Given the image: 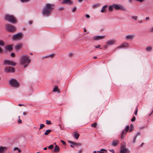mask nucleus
<instances>
[{
  "label": "nucleus",
  "mask_w": 153,
  "mask_h": 153,
  "mask_svg": "<svg viewBox=\"0 0 153 153\" xmlns=\"http://www.w3.org/2000/svg\"><path fill=\"white\" fill-rule=\"evenodd\" d=\"M6 48L9 51H11L13 49L12 46L11 45H8L6 47Z\"/></svg>",
  "instance_id": "obj_22"
},
{
  "label": "nucleus",
  "mask_w": 153,
  "mask_h": 153,
  "mask_svg": "<svg viewBox=\"0 0 153 153\" xmlns=\"http://www.w3.org/2000/svg\"><path fill=\"white\" fill-rule=\"evenodd\" d=\"M61 3L62 4H71L72 2L71 1V0H63Z\"/></svg>",
  "instance_id": "obj_14"
},
{
  "label": "nucleus",
  "mask_w": 153,
  "mask_h": 153,
  "mask_svg": "<svg viewBox=\"0 0 153 153\" xmlns=\"http://www.w3.org/2000/svg\"><path fill=\"white\" fill-rule=\"evenodd\" d=\"M93 153H100L99 151H94L93 152Z\"/></svg>",
  "instance_id": "obj_52"
},
{
  "label": "nucleus",
  "mask_w": 153,
  "mask_h": 153,
  "mask_svg": "<svg viewBox=\"0 0 153 153\" xmlns=\"http://www.w3.org/2000/svg\"><path fill=\"white\" fill-rule=\"evenodd\" d=\"M149 31L150 32H153V27H151L149 29Z\"/></svg>",
  "instance_id": "obj_42"
},
{
  "label": "nucleus",
  "mask_w": 153,
  "mask_h": 153,
  "mask_svg": "<svg viewBox=\"0 0 153 153\" xmlns=\"http://www.w3.org/2000/svg\"><path fill=\"white\" fill-rule=\"evenodd\" d=\"M94 47L96 48H100V45H97L96 46H94Z\"/></svg>",
  "instance_id": "obj_49"
},
{
  "label": "nucleus",
  "mask_w": 153,
  "mask_h": 153,
  "mask_svg": "<svg viewBox=\"0 0 153 153\" xmlns=\"http://www.w3.org/2000/svg\"><path fill=\"white\" fill-rule=\"evenodd\" d=\"M118 144V143L117 142V141H115V146H116L117 144Z\"/></svg>",
  "instance_id": "obj_62"
},
{
  "label": "nucleus",
  "mask_w": 153,
  "mask_h": 153,
  "mask_svg": "<svg viewBox=\"0 0 153 153\" xmlns=\"http://www.w3.org/2000/svg\"><path fill=\"white\" fill-rule=\"evenodd\" d=\"M53 4L47 3L42 11V14L45 16L50 14L51 12V10L53 9Z\"/></svg>",
  "instance_id": "obj_2"
},
{
  "label": "nucleus",
  "mask_w": 153,
  "mask_h": 153,
  "mask_svg": "<svg viewBox=\"0 0 153 153\" xmlns=\"http://www.w3.org/2000/svg\"><path fill=\"white\" fill-rule=\"evenodd\" d=\"M53 91L54 92H57L58 93H60L59 90H58V87L57 85H55L54 86Z\"/></svg>",
  "instance_id": "obj_19"
},
{
  "label": "nucleus",
  "mask_w": 153,
  "mask_h": 153,
  "mask_svg": "<svg viewBox=\"0 0 153 153\" xmlns=\"http://www.w3.org/2000/svg\"><path fill=\"white\" fill-rule=\"evenodd\" d=\"M140 135V132H138L137 133V134L135 136H137H137H138L139 135Z\"/></svg>",
  "instance_id": "obj_50"
},
{
  "label": "nucleus",
  "mask_w": 153,
  "mask_h": 153,
  "mask_svg": "<svg viewBox=\"0 0 153 153\" xmlns=\"http://www.w3.org/2000/svg\"><path fill=\"white\" fill-rule=\"evenodd\" d=\"M54 148V146L53 145H51L49 146L48 147V148L50 149H53Z\"/></svg>",
  "instance_id": "obj_34"
},
{
  "label": "nucleus",
  "mask_w": 153,
  "mask_h": 153,
  "mask_svg": "<svg viewBox=\"0 0 153 153\" xmlns=\"http://www.w3.org/2000/svg\"><path fill=\"white\" fill-rule=\"evenodd\" d=\"M4 65H8L14 66L16 64V63L12 60H5L4 62Z\"/></svg>",
  "instance_id": "obj_7"
},
{
  "label": "nucleus",
  "mask_w": 153,
  "mask_h": 153,
  "mask_svg": "<svg viewBox=\"0 0 153 153\" xmlns=\"http://www.w3.org/2000/svg\"><path fill=\"white\" fill-rule=\"evenodd\" d=\"M33 23V22L32 21H29V24H30V25H31Z\"/></svg>",
  "instance_id": "obj_53"
},
{
  "label": "nucleus",
  "mask_w": 153,
  "mask_h": 153,
  "mask_svg": "<svg viewBox=\"0 0 153 153\" xmlns=\"http://www.w3.org/2000/svg\"><path fill=\"white\" fill-rule=\"evenodd\" d=\"M108 7V5H105L104 6H103L101 10V13H104L105 11V8H106V7Z\"/></svg>",
  "instance_id": "obj_24"
},
{
  "label": "nucleus",
  "mask_w": 153,
  "mask_h": 153,
  "mask_svg": "<svg viewBox=\"0 0 153 153\" xmlns=\"http://www.w3.org/2000/svg\"><path fill=\"white\" fill-rule=\"evenodd\" d=\"M129 126H127L126 127L125 130L123 131L121 134V136L120 137L121 139H122L124 138V136L126 134V133L129 130Z\"/></svg>",
  "instance_id": "obj_9"
},
{
  "label": "nucleus",
  "mask_w": 153,
  "mask_h": 153,
  "mask_svg": "<svg viewBox=\"0 0 153 153\" xmlns=\"http://www.w3.org/2000/svg\"><path fill=\"white\" fill-rule=\"evenodd\" d=\"M128 152V149L126 148L125 145H122L121 146L120 153H127Z\"/></svg>",
  "instance_id": "obj_11"
},
{
  "label": "nucleus",
  "mask_w": 153,
  "mask_h": 153,
  "mask_svg": "<svg viewBox=\"0 0 153 153\" xmlns=\"http://www.w3.org/2000/svg\"><path fill=\"white\" fill-rule=\"evenodd\" d=\"M79 134L78 133H75L74 135V137L76 139H77L79 136Z\"/></svg>",
  "instance_id": "obj_25"
},
{
  "label": "nucleus",
  "mask_w": 153,
  "mask_h": 153,
  "mask_svg": "<svg viewBox=\"0 0 153 153\" xmlns=\"http://www.w3.org/2000/svg\"><path fill=\"white\" fill-rule=\"evenodd\" d=\"M135 36L134 35H128L126 36V39H132L134 38Z\"/></svg>",
  "instance_id": "obj_15"
},
{
  "label": "nucleus",
  "mask_w": 153,
  "mask_h": 153,
  "mask_svg": "<svg viewBox=\"0 0 153 153\" xmlns=\"http://www.w3.org/2000/svg\"><path fill=\"white\" fill-rule=\"evenodd\" d=\"M51 131V130H47L45 133V135H48L49 133H50Z\"/></svg>",
  "instance_id": "obj_27"
},
{
  "label": "nucleus",
  "mask_w": 153,
  "mask_h": 153,
  "mask_svg": "<svg viewBox=\"0 0 153 153\" xmlns=\"http://www.w3.org/2000/svg\"><path fill=\"white\" fill-rule=\"evenodd\" d=\"M2 52V49L1 47H0V53H1Z\"/></svg>",
  "instance_id": "obj_57"
},
{
  "label": "nucleus",
  "mask_w": 153,
  "mask_h": 153,
  "mask_svg": "<svg viewBox=\"0 0 153 153\" xmlns=\"http://www.w3.org/2000/svg\"><path fill=\"white\" fill-rule=\"evenodd\" d=\"M59 148L57 145H56L54 148V151L55 152H57L59 151Z\"/></svg>",
  "instance_id": "obj_21"
},
{
  "label": "nucleus",
  "mask_w": 153,
  "mask_h": 153,
  "mask_svg": "<svg viewBox=\"0 0 153 153\" xmlns=\"http://www.w3.org/2000/svg\"><path fill=\"white\" fill-rule=\"evenodd\" d=\"M61 142L64 145H65V144L66 143L64 141L61 140Z\"/></svg>",
  "instance_id": "obj_48"
},
{
  "label": "nucleus",
  "mask_w": 153,
  "mask_h": 153,
  "mask_svg": "<svg viewBox=\"0 0 153 153\" xmlns=\"http://www.w3.org/2000/svg\"><path fill=\"white\" fill-rule=\"evenodd\" d=\"M4 44V42L1 40H0V45L3 46Z\"/></svg>",
  "instance_id": "obj_31"
},
{
  "label": "nucleus",
  "mask_w": 153,
  "mask_h": 153,
  "mask_svg": "<svg viewBox=\"0 0 153 153\" xmlns=\"http://www.w3.org/2000/svg\"><path fill=\"white\" fill-rule=\"evenodd\" d=\"M97 125V123H94L91 124V126L92 127L95 128L96 126Z\"/></svg>",
  "instance_id": "obj_29"
},
{
  "label": "nucleus",
  "mask_w": 153,
  "mask_h": 153,
  "mask_svg": "<svg viewBox=\"0 0 153 153\" xmlns=\"http://www.w3.org/2000/svg\"><path fill=\"white\" fill-rule=\"evenodd\" d=\"M54 54H51L50 55H49V56H47V57H51V58H52L54 56Z\"/></svg>",
  "instance_id": "obj_41"
},
{
  "label": "nucleus",
  "mask_w": 153,
  "mask_h": 153,
  "mask_svg": "<svg viewBox=\"0 0 153 153\" xmlns=\"http://www.w3.org/2000/svg\"><path fill=\"white\" fill-rule=\"evenodd\" d=\"M128 44L126 42H124L122 43L121 45L119 46L118 47L116 48L118 49L119 48H123L125 47H128Z\"/></svg>",
  "instance_id": "obj_13"
},
{
  "label": "nucleus",
  "mask_w": 153,
  "mask_h": 153,
  "mask_svg": "<svg viewBox=\"0 0 153 153\" xmlns=\"http://www.w3.org/2000/svg\"><path fill=\"white\" fill-rule=\"evenodd\" d=\"M43 149L44 150H46L47 149V147H45Z\"/></svg>",
  "instance_id": "obj_60"
},
{
  "label": "nucleus",
  "mask_w": 153,
  "mask_h": 153,
  "mask_svg": "<svg viewBox=\"0 0 153 153\" xmlns=\"http://www.w3.org/2000/svg\"><path fill=\"white\" fill-rule=\"evenodd\" d=\"M114 41L113 40H109L107 42V44L108 45H111L114 44Z\"/></svg>",
  "instance_id": "obj_16"
},
{
  "label": "nucleus",
  "mask_w": 153,
  "mask_h": 153,
  "mask_svg": "<svg viewBox=\"0 0 153 153\" xmlns=\"http://www.w3.org/2000/svg\"><path fill=\"white\" fill-rule=\"evenodd\" d=\"M22 44H19L16 45L15 47V48L16 50H19L20 49L22 48Z\"/></svg>",
  "instance_id": "obj_20"
},
{
  "label": "nucleus",
  "mask_w": 153,
  "mask_h": 153,
  "mask_svg": "<svg viewBox=\"0 0 153 153\" xmlns=\"http://www.w3.org/2000/svg\"><path fill=\"white\" fill-rule=\"evenodd\" d=\"M31 61V59L28 55H23L21 56L20 64L23 65L24 68H25L28 66Z\"/></svg>",
  "instance_id": "obj_1"
},
{
  "label": "nucleus",
  "mask_w": 153,
  "mask_h": 153,
  "mask_svg": "<svg viewBox=\"0 0 153 153\" xmlns=\"http://www.w3.org/2000/svg\"><path fill=\"white\" fill-rule=\"evenodd\" d=\"M137 111H138V108H137V107L135 109V115H137Z\"/></svg>",
  "instance_id": "obj_38"
},
{
  "label": "nucleus",
  "mask_w": 153,
  "mask_h": 153,
  "mask_svg": "<svg viewBox=\"0 0 153 153\" xmlns=\"http://www.w3.org/2000/svg\"><path fill=\"white\" fill-rule=\"evenodd\" d=\"M10 56L12 57H14L15 56V53H11Z\"/></svg>",
  "instance_id": "obj_44"
},
{
  "label": "nucleus",
  "mask_w": 153,
  "mask_h": 153,
  "mask_svg": "<svg viewBox=\"0 0 153 153\" xmlns=\"http://www.w3.org/2000/svg\"><path fill=\"white\" fill-rule=\"evenodd\" d=\"M69 143L72 144V145H74V146H77V145H81V144L80 143H76L75 142H74L71 141H69Z\"/></svg>",
  "instance_id": "obj_23"
},
{
  "label": "nucleus",
  "mask_w": 153,
  "mask_h": 153,
  "mask_svg": "<svg viewBox=\"0 0 153 153\" xmlns=\"http://www.w3.org/2000/svg\"><path fill=\"white\" fill-rule=\"evenodd\" d=\"M30 1V0H20V1L22 3L28 2Z\"/></svg>",
  "instance_id": "obj_33"
},
{
  "label": "nucleus",
  "mask_w": 153,
  "mask_h": 153,
  "mask_svg": "<svg viewBox=\"0 0 153 153\" xmlns=\"http://www.w3.org/2000/svg\"><path fill=\"white\" fill-rule=\"evenodd\" d=\"M137 136H135L134 137V139H133V142L134 143H135V140L136 139V138H137Z\"/></svg>",
  "instance_id": "obj_43"
},
{
  "label": "nucleus",
  "mask_w": 153,
  "mask_h": 153,
  "mask_svg": "<svg viewBox=\"0 0 153 153\" xmlns=\"http://www.w3.org/2000/svg\"><path fill=\"white\" fill-rule=\"evenodd\" d=\"M83 0H78V1L79 2H82Z\"/></svg>",
  "instance_id": "obj_61"
},
{
  "label": "nucleus",
  "mask_w": 153,
  "mask_h": 153,
  "mask_svg": "<svg viewBox=\"0 0 153 153\" xmlns=\"http://www.w3.org/2000/svg\"><path fill=\"white\" fill-rule=\"evenodd\" d=\"M18 123H19V124L21 123H22V121L20 118H19V119L18 120Z\"/></svg>",
  "instance_id": "obj_46"
},
{
  "label": "nucleus",
  "mask_w": 153,
  "mask_h": 153,
  "mask_svg": "<svg viewBox=\"0 0 153 153\" xmlns=\"http://www.w3.org/2000/svg\"><path fill=\"white\" fill-rule=\"evenodd\" d=\"M114 8H115V4L109 6L108 7V10L110 11H112Z\"/></svg>",
  "instance_id": "obj_17"
},
{
  "label": "nucleus",
  "mask_w": 153,
  "mask_h": 153,
  "mask_svg": "<svg viewBox=\"0 0 153 153\" xmlns=\"http://www.w3.org/2000/svg\"><path fill=\"white\" fill-rule=\"evenodd\" d=\"M5 19L12 23H15L16 22V19L13 16L8 14L5 15Z\"/></svg>",
  "instance_id": "obj_3"
},
{
  "label": "nucleus",
  "mask_w": 153,
  "mask_h": 153,
  "mask_svg": "<svg viewBox=\"0 0 153 153\" xmlns=\"http://www.w3.org/2000/svg\"><path fill=\"white\" fill-rule=\"evenodd\" d=\"M70 146L72 148H74V146H73V145L72 144L70 145Z\"/></svg>",
  "instance_id": "obj_58"
},
{
  "label": "nucleus",
  "mask_w": 153,
  "mask_h": 153,
  "mask_svg": "<svg viewBox=\"0 0 153 153\" xmlns=\"http://www.w3.org/2000/svg\"><path fill=\"white\" fill-rule=\"evenodd\" d=\"M149 17H146V20H149Z\"/></svg>",
  "instance_id": "obj_56"
},
{
  "label": "nucleus",
  "mask_w": 153,
  "mask_h": 153,
  "mask_svg": "<svg viewBox=\"0 0 153 153\" xmlns=\"http://www.w3.org/2000/svg\"><path fill=\"white\" fill-rule=\"evenodd\" d=\"M16 150H18V152H21V151L17 147H15L13 149L14 151H15Z\"/></svg>",
  "instance_id": "obj_32"
},
{
  "label": "nucleus",
  "mask_w": 153,
  "mask_h": 153,
  "mask_svg": "<svg viewBox=\"0 0 153 153\" xmlns=\"http://www.w3.org/2000/svg\"><path fill=\"white\" fill-rule=\"evenodd\" d=\"M46 123L47 124H51V121L50 120H46Z\"/></svg>",
  "instance_id": "obj_36"
},
{
  "label": "nucleus",
  "mask_w": 153,
  "mask_h": 153,
  "mask_svg": "<svg viewBox=\"0 0 153 153\" xmlns=\"http://www.w3.org/2000/svg\"><path fill=\"white\" fill-rule=\"evenodd\" d=\"M4 71L7 73L13 72L15 71V69L11 67H7L4 69Z\"/></svg>",
  "instance_id": "obj_8"
},
{
  "label": "nucleus",
  "mask_w": 153,
  "mask_h": 153,
  "mask_svg": "<svg viewBox=\"0 0 153 153\" xmlns=\"http://www.w3.org/2000/svg\"><path fill=\"white\" fill-rule=\"evenodd\" d=\"M115 9L121 10L125 11L126 10V8L123 5H117L115 4Z\"/></svg>",
  "instance_id": "obj_10"
},
{
  "label": "nucleus",
  "mask_w": 153,
  "mask_h": 153,
  "mask_svg": "<svg viewBox=\"0 0 153 153\" xmlns=\"http://www.w3.org/2000/svg\"><path fill=\"white\" fill-rule=\"evenodd\" d=\"M152 48L150 46H149L146 48V50L147 51H152Z\"/></svg>",
  "instance_id": "obj_26"
},
{
  "label": "nucleus",
  "mask_w": 153,
  "mask_h": 153,
  "mask_svg": "<svg viewBox=\"0 0 153 153\" xmlns=\"http://www.w3.org/2000/svg\"><path fill=\"white\" fill-rule=\"evenodd\" d=\"M22 37V35L21 33H18L13 35L12 38V39L14 40H19L21 39Z\"/></svg>",
  "instance_id": "obj_5"
},
{
  "label": "nucleus",
  "mask_w": 153,
  "mask_h": 153,
  "mask_svg": "<svg viewBox=\"0 0 153 153\" xmlns=\"http://www.w3.org/2000/svg\"><path fill=\"white\" fill-rule=\"evenodd\" d=\"M22 105H23L22 104H19L18 105L19 106H21Z\"/></svg>",
  "instance_id": "obj_63"
},
{
  "label": "nucleus",
  "mask_w": 153,
  "mask_h": 153,
  "mask_svg": "<svg viewBox=\"0 0 153 153\" xmlns=\"http://www.w3.org/2000/svg\"><path fill=\"white\" fill-rule=\"evenodd\" d=\"M86 29H84V31L85 32L86 31Z\"/></svg>",
  "instance_id": "obj_64"
},
{
  "label": "nucleus",
  "mask_w": 153,
  "mask_h": 153,
  "mask_svg": "<svg viewBox=\"0 0 153 153\" xmlns=\"http://www.w3.org/2000/svg\"><path fill=\"white\" fill-rule=\"evenodd\" d=\"M5 27L6 30L9 32H13L16 30L15 27L12 25H7Z\"/></svg>",
  "instance_id": "obj_6"
},
{
  "label": "nucleus",
  "mask_w": 153,
  "mask_h": 153,
  "mask_svg": "<svg viewBox=\"0 0 153 153\" xmlns=\"http://www.w3.org/2000/svg\"><path fill=\"white\" fill-rule=\"evenodd\" d=\"M7 149V148L5 147H0V153H3Z\"/></svg>",
  "instance_id": "obj_18"
},
{
  "label": "nucleus",
  "mask_w": 153,
  "mask_h": 153,
  "mask_svg": "<svg viewBox=\"0 0 153 153\" xmlns=\"http://www.w3.org/2000/svg\"><path fill=\"white\" fill-rule=\"evenodd\" d=\"M76 7H74L72 9V11L73 12H74L76 10Z\"/></svg>",
  "instance_id": "obj_40"
},
{
  "label": "nucleus",
  "mask_w": 153,
  "mask_h": 153,
  "mask_svg": "<svg viewBox=\"0 0 153 153\" xmlns=\"http://www.w3.org/2000/svg\"><path fill=\"white\" fill-rule=\"evenodd\" d=\"M138 16H133L131 17V18L132 19H133L135 20H137V19L138 18Z\"/></svg>",
  "instance_id": "obj_30"
},
{
  "label": "nucleus",
  "mask_w": 153,
  "mask_h": 153,
  "mask_svg": "<svg viewBox=\"0 0 153 153\" xmlns=\"http://www.w3.org/2000/svg\"><path fill=\"white\" fill-rule=\"evenodd\" d=\"M105 36H95L93 37V40H98L102 39L105 37Z\"/></svg>",
  "instance_id": "obj_12"
},
{
  "label": "nucleus",
  "mask_w": 153,
  "mask_h": 153,
  "mask_svg": "<svg viewBox=\"0 0 153 153\" xmlns=\"http://www.w3.org/2000/svg\"><path fill=\"white\" fill-rule=\"evenodd\" d=\"M111 146H115V141L114 140L111 144Z\"/></svg>",
  "instance_id": "obj_45"
},
{
  "label": "nucleus",
  "mask_w": 153,
  "mask_h": 153,
  "mask_svg": "<svg viewBox=\"0 0 153 153\" xmlns=\"http://www.w3.org/2000/svg\"><path fill=\"white\" fill-rule=\"evenodd\" d=\"M23 114L24 115H26L27 114H26V112H23Z\"/></svg>",
  "instance_id": "obj_54"
},
{
  "label": "nucleus",
  "mask_w": 153,
  "mask_h": 153,
  "mask_svg": "<svg viewBox=\"0 0 153 153\" xmlns=\"http://www.w3.org/2000/svg\"><path fill=\"white\" fill-rule=\"evenodd\" d=\"M138 22L140 23H141L142 22V20H140Z\"/></svg>",
  "instance_id": "obj_59"
},
{
  "label": "nucleus",
  "mask_w": 153,
  "mask_h": 153,
  "mask_svg": "<svg viewBox=\"0 0 153 153\" xmlns=\"http://www.w3.org/2000/svg\"><path fill=\"white\" fill-rule=\"evenodd\" d=\"M10 85L13 87L17 88L19 86V83L16 79H12L9 82Z\"/></svg>",
  "instance_id": "obj_4"
},
{
  "label": "nucleus",
  "mask_w": 153,
  "mask_h": 153,
  "mask_svg": "<svg viewBox=\"0 0 153 153\" xmlns=\"http://www.w3.org/2000/svg\"><path fill=\"white\" fill-rule=\"evenodd\" d=\"M82 149L80 150H79L78 151V153H81L82 152Z\"/></svg>",
  "instance_id": "obj_55"
},
{
  "label": "nucleus",
  "mask_w": 153,
  "mask_h": 153,
  "mask_svg": "<svg viewBox=\"0 0 153 153\" xmlns=\"http://www.w3.org/2000/svg\"><path fill=\"white\" fill-rule=\"evenodd\" d=\"M109 151L110 152H112V153H114V149H109Z\"/></svg>",
  "instance_id": "obj_47"
},
{
  "label": "nucleus",
  "mask_w": 153,
  "mask_h": 153,
  "mask_svg": "<svg viewBox=\"0 0 153 153\" xmlns=\"http://www.w3.org/2000/svg\"><path fill=\"white\" fill-rule=\"evenodd\" d=\"M104 151L107 152V150L104 149H102L99 151L100 153H104Z\"/></svg>",
  "instance_id": "obj_28"
},
{
  "label": "nucleus",
  "mask_w": 153,
  "mask_h": 153,
  "mask_svg": "<svg viewBox=\"0 0 153 153\" xmlns=\"http://www.w3.org/2000/svg\"><path fill=\"white\" fill-rule=\"evenodd\" d=\"M136 117H133L131 119V121L132 122H134L135 120Z\"/></svg>",
  "instance_id": "obj_39"
},
{
  "label": "nucleus",
  "mask_w": 153,
  "mask_h": 153,
  "mask_svg": "<svg viewBox=\"0 0 153 153\" xmlns=\"http://www.w3.org/2000/svg\"><path fill=\"white\" fill-rule=\"evenodd\" d=\"M85 16L86 18H89L90 17V16L88 14L86 15Z\"/></svg>",
  "instance_id": "obj_51"
},
{
  "label": "nucleus",
  "mask_w": 153,
  "mask_h": 153,
  "mask_svg": "<svg viewBox=\"0 0 153 153\" xmlns=\"http://www.w3.org/2000/svg\"><path fill=\"white\" fill-rule=\"evenodd\" d=\"M45 125L43 124H41L40 125V127L39 128V129H41L42 128H44L45 127Z\"/></svg>",
  "instance_id": "obj_35"
},
{
  "label": "nucleus",
  "mask_w": 153,
  "mask_h": 153,
  "mask_svg": "<svg viewBox=\"0 0 153 153\" xmlns=\"http://www.w3.org/2000/svg\"><path fill=\"white\" fill-rule=\"evenodd\" d=\"M133 126L132 125H131L130 126V129L129 130V131L130 132H131L133 130Z\"/></svg>",
  "instance_id": "obj_37"
}]
</instances>
